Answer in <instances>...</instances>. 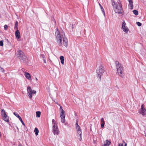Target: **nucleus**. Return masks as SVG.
I'll list each match as a JSON object with an SVG mask.
<instances>
[{
	"label": "nucleus",
	"instance_id": "obj_33",
	"mask_svg": "<svg viewBox=\"0 0 146 146\" xmlns=\"http://www.w3.org/2000/svg\"><path fill=\"white\" fill-rule=\"evenodd\" d=\"M105 123H102L101 124V127L102 128H103V127H104V125Z\"/></svg>",
	"mask_w": 146,
	"mask_h": 146
},
{
	"label": "nucleus",
	"instance_id": "obj_28",
	"mask_svg": "<svg viewBox=\"0 0 146 146\" xmlns=\"http://www.w3.org/2000/svg\"><path fill=\"white\" fill-rule=\"evenodd\" d=\"M3 41L1 40L0 41V46H3Z\"/></svg>",
	"mask_w": 146,
	"mask_h": 146
},
{
	"label": "nucleus",
	"instance_id": "obj_1",
	"mask_svg": "<svg viewBox=\"0 0 146 146\" xmlns=\"http://www.w3.org/2000/svg\"><path fill=\"white\" fill-rule=\"evenodd\" d=\"M57 31L56 32V36L57 39V42L58 45L59 46H61L62 45V38H63V42L64 46L67 47L68 46V40L66 38L64 37L65 35L63 32L61 33V35L60 34L59 31L58 29H56Z\"/></svg>",
	"mask_w": 146,
	"mask_h": 146
},
{
	"label": "nucleus",
	"instance_id": "obj_43",
	"mask_svg": "<svg viewBox=\"0 0 146 146\" xmlns=\"http://www.w3.org/2000/svg\"><path fill=\"white\" fill-rule=\"evenodd\" d=\"M99 5H100V7H101L102 6L101 5L100 3H99Z\"/></svg>",
	"mask_w": 146,
	"mask_h": 146
},
{
	"label": "nucleus",
	"instance_id": "obj_4",
	"mask_svg": "<svg viewBox=\"0 0 146 146\" xmlns=\"http://www.w3.org/2000/svg\"><path fill=\"white\" fill-rule=\"evenodd\" d=\"M104 72V67L100 65L96 70V73L97 74V77L99 80H101V76Z\"/></svg>",
	"mask_w": 146,
	"mask_h": 146
},
{
	"label": "nucleus",
	"instance_id": "obj_18",
	"mask_svg": "<svg viewBox=\"0 0 146 146\" xmlns=\"http://www.w3.org/2000/svg\"><path fill=\"white\" fill-rule=\"evenodd\" d=\"M34 132L35 133V135L37 136L38 135V133L39 132V131L38 129V128L36 127L34 130Z\"/></svg>",
	"mask_w": 146,
	"mask_h": 146
},
{
	"label": "nucleus",
	"instance_id": "obj_41",
	"mask_svg": "<svg viewBox=\"0 0 146 146\" xmlns=\"http://www.w3.org/2000/svg\"><path fill=\"white\" fill-rule=\"evenodd\" d=\"M18 146H23V145L21 144L20 143H19V145H18Z\"/></svg>",
	"mask_w": 146,
	"mask_h": 146
},
{
	"label": "nucleus",
	"instance_id": "obj_46",
	"mask_svg": "<svg viewBox=\"0 0 146 146\" xmlns=\"http://www.w3.org/2000/svg\"><path fill=\"white\" fill-rule=\"evenodd\" d=\"M17 129L18 130L19 129V128L18 127H17Z\"/></svg>",
	"mask_w": 146,
	"mask_h": 146
},
{
	"label": "nucleus",
	"instance_id": "obj_38",
	"mask_svg": "<svg viewBox=\"0 0 146 146\" xmlns=\"http://www.w3.org/2000/svg\"><path fill=\"white\" fill-rule=\"evenodd\" d=\"M43 60H44V62L45 63H46V60L44 59Z\"/></svg>",
	"mask_w": 146,
	"mask_h": 146
},
{
	"label": "nucleus",
	"instance_id": "obj_2",
	"mask_svg": "<svg viewBox=\"0 0 146 146\" xmlns=\"http://www.w3.org/2000/svg\"><path fill=\"white\" fill-rule=\"evenodd\" d=\"M113 9L116 13L123 15V11L122 8V5L120 0H118L117 3L113 6Z\"/></svg>",
	"mask_w": 146,
	"mask_h": 146
},
{
	"label": "nucleus",
	"instance_id": "obj_21",
	"mask_svg": "<svg viewBox=\"0 0 146 146\" xmlns=\"http://www.w3.org/2000/svg\"><path fill=\"white\" fill-rule=\"evenodd\" d=\"M61 121L62 123H64L65 121V116L61 117Z\"/></svg>",
	"mask_w": 146,
	"mask_h": 146
},
{
	"label": "nucleus",
	"instance_id": "obj_34",
	"mask_svg": "<svg viewBox=\"0 0 146 146\" xmlns=\"http://www.w3.org/2000/svg\"><path fill=\"white\" fill-rule=\"evenodd\" d=\"M41 57L44 58V55L43 54H41L40 55Z\"/></svg>",
	"mask_w": 146,
	"mask_h": 146
},
{
	"label": "nucleus",
	"instance_id": "obj_25",
	"mask_svg": "<svg viewBox=\"0 0 146 146\" xmlns=\"http://www.w3.org/2000/svg\"><path fill=\"white\" fill-rule=\"evenodd\" d=\"M100 7L101 8V11H102L103 14H104V15H105V12L104 11V9H103V7H102V6H101V7Z\"/></svg>",
	"mask_w": 146,
	"mask_h": 146
},
{
	"label": "nucleus",
	"instance_id": "obj_11",
	"mask_svg": "<svg viewBox=\"0 0 146 146\" xmlns=\"http://www.w3.org/2000/svg\"><path fill=\"white\" fill-rule=\"evenodd\" d=\"M15 35L16 37L17 38H19L20 37V33L18 29H17L15 33Z\"/></svg>",
	"mask_w": 146,
	"mask_h": 146
},
{
	"label": "nucleus",
	"instance_id": "obj_32",
	"mask_svg": "<svg viewBox=\"0 0 146 146\" xmlns=\"http://www.w3.org/2000/svg\"><path fill=\"white\" fill-rule=\"evenodd\" d=\"M4 29L5 30H7L8 28V26L7 25H5L4 26Z\"/></svg>",
	"mask_w": 146,
	"mask_h": 146
},
{
	"label": "nucleus",
	"instance_id": "obj_15",
	"mask_svg": "<svg viewBox=\"0 0 146 146\" xmlns=\"http://www.w3.org/2000/svg\"><path fill=\"white\" fill-rule=\"evenodd\" d=\"M129 9H132L133 8V3L132 1H130L129 2Z\"/></svg>",
	"mask_w": 146,
	"mask_h": 146
},
{
	"label": "nucleus",
	"instance_id": "obj_30",
	"mask_svg": "<svg viewBox=\"0 0 146 146\" xmlns=\"http://www.w3.org/2000/svg\"><path fill=\"white\" fill-rule=\"evenodd\" d=\"M4 72V70L2 68L0 67V72Z\"/></svg>",
	"mask_w": 146,
	"mask_h": 146
},
{
	"label": "nucleus",
	"instance_id": "obj_16",
	"mask_svg": "<svg viewBox=\"0 0 146 146\" xmlns=\"http://www.w3.org/2000/svg\"><path fill=\"white\" fill-rule=\"evenodd\" d=\"M60 58V60H61V62L62 64H64V58L63 56H61Z\"/></svg>",
	"mask_w": 146,
	"mask_h": 146
},
{
	"label": "nucleus",
	"instance_id": "obj_9",
	"mask_svg": "<svg viewBox=\"0 0 146 146\" xmlns=\"http://www.w3.org/2000/svg\"><path fill=\"white\" fill-rule=\"evenodd\" d=\"M139 113L142 114L143 116L146 115V110L144 108L143 105H142L141 109L139 111Z\"/></svg>",
	"mask_w": 146,
	"mask_h": 146
},
{
	"label": "nucleus",
	"instance_id": "obj_5",
	"mask_svg": "<svg viewBox=\"0 0 146 146\" xmlns=\"http://www.w3.org/2000/svg\"><path fill=\"white\" fill-rule=\"evenodd\" d=\"M17 56L21 62H25L27 59V57L25 55L24 52L21 50L17 52Z\"/></svg>",
	"mask_w": 146,
	"mask_h": 146
},
{
	"label": "nucleus",
	"instance_id": "obj_7",
	"mask_svg": "<svg viewBox=\"0 0 146 146\" xmlns=\"http://www.w3.org/2000/svg\"><path fill=\"white\" fill-rule=\"evenodd\" d=\"M76 129L77 130V136L78 137H79V138H78V139L81 141L82 140V138L81 137V135L82 134V132L81 131V129H80V127L79 125H78L76 127Z\"/></svg>",
	"mask_w": 146,
	"mask_h": 146
},
{
	"label": "nucleus",
	"instance_id": "obj_8",
	"mask_svg": "<svg viewBox=\"0 0 146 146\" xmlns=\"http://www.w3.org/2000/svg\"><path fill=\"white\" fill-rule=\"evenodd\" d=\"M53 132L54 135H58L59 133V131L57 124L54 123L53 126Z\"/></svg>",
	"mask_w": 146,
	"mask_h": 146
},
{
	"label": "nucleus",
	"instance_id": "obj_14",
	"mask_svg": "<svg viewBox=\"0 0 146 146\" xmlns=\"http://www.w3.org/2000/svg\"><path fill=\"white\" fill-rule=\"evenodd\" d=\"M111 144V142L108 140H107L105 141L104 142V146H109Z\"/></svg>",
	"mask_w": 146,
	"mask_h": 146
},
{
	"label": "nucleus",
	"instance_id": "obj_44",
	"mask_svg": "<svg viewBox=\"0 0 146 146\" xmlns=\"http://www.w3.org/2000/svg\"><path fill=\"white\" fill-rule=\"evenodd\" d=\"M35 79L36 80H38V79L36 77Z\"/></svg>",
	"mask_w": 146,
	"mask_h": 146
},
{
	"label": "nucleus",
	"instance_id": "obj_27",
	"mask_svg": "<svg viewBox=\"0 0 146 146\" xmlns=\"http://www.w3.org/2000/svg\"><path fill=\"white\" fill-rule=\"evenodd\" d=\"M19 119L20 120V121L22 123V124L23 125H24L25 126V125L23 121V120H22V119H21V117H20V118Z\"/></svg>",
	"mask_w": 146,
	"mask_h": 146
},
{
	"label": "nucleus",
	"instance_id": "obj_35",
	"mask_svg": "<svg viewBox=\"0 0 146 146\" xmlns=\"http://www.w3.org/2000/svg\"><path fill=\"white\" fill-rule=\"evenodd\" d=\"M54 121H55L54 119H52V123L54 124V123H54Z\"/></svg>",
	"mask_w": 146,
	"mask_h": 146
},
{
	"label": "nucleus",
	"instance_id": "obj_20",
	"mask_svg": "<svg viewBox=\"0 0 146 146\" xmlns=\"http://www.w3.org/2000/svg\"><path fill=\"white\" fill-rule=\"evenodd\" d=\"M1 115L2 116H3L5 115L6 114L5 111V110L4 109L1 110Z\"/></svg>",
	"mask_w": 146,
	"mask_h": 146
},
{
	"label": "nucleus",
	"instance_id": "obj_48",
	"mask_svg": "<svg viewBox=\"0 0 146 146\" xmlns=\"http://www.w3.org/2000/svg\"><path fill=\"white\" fill-rule=\"evenodd\" d=\"M54 19H53V20L54 21Z\"/></svg>",
	"mask_w": 146,
	"mask_h": 146
},
{
	"label": "nucleus",
	"instance_id": "obj_26",
	"mask_svg": "<svg viewBox=\"0 0 146 146\" xmlns=\"http://www.w3.org/2000/svg\"><path fill=\"white\" fill-rule=\"evenodd\" d=\"M111 1L112 6H113L115 5V4L117 3L115 2L114 0H111Z\"/></svg>",
	"mask_w": 146,
	"mask_h": 146
},
{
	"label": "nucleus",
	"instance_id": "obj_29",
	"mask_svg": "<svg viewBox=\"0 0 146 146\" xmlns=\"http://www.w3.org/2000/svg\"><path fill=\"white\" fill-rule=\"evenodd\" d=\"M136 24L138 26H141V25L142 24L139 22H136Z\"/></svg>",
	"mask_w": 146,
	"mask_h": 146
},
{
	"label": "nucleus",
	"instance_id": "obj_24",
	"mask_svg": "<svg viewBox=\"0 0 146 146\" xmlns=\"http://www.w3.org/2000/svg\"><path fill=\"white\" fill-rule=\"evenodd\" d=\"M13 114L17 117H18L19 118V119L20 118V117H21L19 116V115L17 113L15 112H14L13 113Z\"/></svg>",
	"mask_w": 146,
	"mask_h": 146
},
{
	"label": "nucleus",
	"instance_id": "obj_47",
	"mask_svg": "<svg viewBox=\"0 0 146 146\" xmlns=\"http://www.w3.org/2000/svg\"><path fill=\"white\" fill-rule=\"evenodd\" d=\"M145 136L146 137V133H145Z\"/></svg>",
	"mask_w": 146,
	"mask_h": 146
},
{
	"label": "nucleus",
	"instance_id": "obj_12",
	"mask_svg": "<svg viewBox=\"0 0 146 146\" xmlns=\"http://www.w3.org/2000/svg\"><path fill=\"white\" fill-rule=\"evenodd\" d=\"M3 119L5 121L9 122V117L7 114L3 116Z\"/></svg>",
	"mask_w": 146,
	"mask_h": 146
},
{
	"label": "nucleus",
	"instance_id": "obj_6",
	"mask_svg": "<svg viewBox=\"0 0 146 146\" xmlns=\"http://www.w3.org/2000/svg\"><path fill=\"white\" fill-rule=\"evenodd\" d=\"M27 94L30 99L32 97V94H35L36 92L35 90H33L31 88L28 86L27 88Z\"/></svg>",
	"mask_w": 146,
	"mask_h": 146
},
{
	"label": "nucleus",
	"instance_id": "obj_49",
	"mask_svg": "<svg viewBox=\"0 0 146 146\" xmlns=\"http://www.w3.org/2000/svg\"><path fill=\"white\" fill-rule=\"evenodd\" d=\"M54 19H53V20L54 21Z\"/></svg>",
	"mask_w": 146,
	"mask_h": 146
},
{
	"label": "nucleus",
	"instance_id": "obj_22",
	"mask_svg": "<svg viewBox=\"0 0 146 146\" xmlns=\"http://www.w3.org/2000/svg\"><path fill=\"white\" fill-rule=\"evenodd\" d=\"M18 24V23L17 21H16L15 23V27H14L15 29H18V28L17 27Z\"/></svg>",
	"mask_w": 146,
	"mask_h": 146
},
{
	"label": "nucleus",
	"instance_id": "obj_3",
	"mask_svg": "<svg viewBox=\"0 0 146 146\" xmlns=\"http://www.w3.org/2000/svg\"><path fill=\"white\" fill-rule=\"evenodd\" d=\"M115 63L117 69V73L119 76L122 77L124 71L122 65L117 61H115Z\"/></svg>",
	"mask_w": 146,
	"mask_h": 146
},
{
	"label": "nucleus",
	"instance_id": "obj_36",
	"mask_svg": "<svg viewBox=\"0 0 146 146\" xmlns=\"http://www.w3.org/2000/svg\"><path fill=\"white\" fill-rule=\"evenodd\" d=\"M62 109H62V106H60V107L59 110H60V111H62Z\"/></svg>",
	"mask_w": 146,
	"mask_h": 146
},
{
	"label": "nucleus",
	"instance_id": "obj_17",
	"mask_svg": "<svg viewBox=\"0 0 146 146\" xmlns=\"http://www.w3.org/2000/svg\"><path fill=\"white\" fill-rule=\"evenodd\" d=\"M60 117H62V116H65V112L63 110V109H62V111H61V113H60Z\"/></svg>",
	"mask_w": 146,
	"mask_h": 146
},
{
	"label": "nucleus",
	"instance_id": "obj_19",
	"mask_svg": "<svg viewBox=\"0 0 146 146\" xmlns=\"http://www.w3.org/2000/svg\"><path fill=\"white\" fill-rule=\"evenodd\" d=\"M36 117H39L40 116L41 113L39 111H37L36 112Z\"/></svg>",
	"mask_w": 146,
	"mask_h": 146
},
{
	"label": "nucleus",
	"instance_id": "obj_45",
	"mask_svg": "<svg viewBox=\"0 0 146 146\" xmlns=\"http://www.w3.org/2000/svg\"><path fill=\"white\" fill-rule=\"evenodd\" d=\"M129 2V1H131L132 0H127Z\"/></svg>",
	"mask_w": 146,
	"mask_h": 146
},
{
	"label": "nucleus",
	"instance_id": "obj_31",
	"mask_svg": "<svg viewBox=\"0 0 146 146\" xmlns=\"http://www.w3.org/2000/svg\"><path fill=\"white\" fill-rule=\"evenodd\" d=\"M101 122L102 123H104L105 121H104V119L103 118H102L101 119Z\"/></svg>",
	"mask_w": 146,
	"mask_h": 146
},
{
	"label": "nucleus",
	"instance_id": "obj_37",
	"mask_svg": "<svg viewBox=\"0 0 146 146\" xmlns=\"http://www.w3.org/2000/svg\"><path fill=\"white\" fill-rule=\"evenodd\" d=\"M118 146H123V144L120 143L118 144Z\"/></svg>",
	"mask_w": 146,
	"mask_h": 146
},
{
	"label": "nucleus",
	"instance_id": "obj_39",
	"mask_svg": "<svg viewBox=\"0 0 146 146\" xmlns=\"http://www.w3.org/2000/svg\"><path fill=\"white\" fill-rule=\"evenodd\" d=\"M21 70H22V71H23L24 72L25 71V69L24 68H22L21 69Z\"/></svg>",
	"mask_w": 146,
	"mask_h": 146
},
{
	"label": "nucleus",
	"instance_id": "obj_42",
	"mask_svg": "<svg viewBox=\"0 0 146 146\" xmlns=\"http://www.w3.org/2000/svg\"><path fill=\"white\" fill-rule=\"evenodd\" d=\"M127 143H125V145L124 146H127Z\"/></svg>",
	"mask_w": 146,
	"mask_h": 146
},
{
	"label": "nucleus",
	"instance_id": "obj_10",
	"mask_svg": "<svg viewBox=\"0 0 146 146\" xmlns=\"http://www.w3.org/2000/svg\"><path fill=\"white\" fill-rule=\"evenodd\" d=\"M126 25V24L125 21H123L122 22V27L121 28L124 32H125L126 33H127L129 29L127 27H125Z\"/></svg>",
	"mask_w": 146,
	"mask_h": 146
},
{
	"label": "nucleus",
	"instance_id": "obj_23",
	"mask_svg": "<svg viewBox=\"0 0 146 146\" xmlns=\"http://www.w3.org/2000/svg\"><path fill=\"white\" fill-rule=\"evenodd\" d=\"M133 12L134 14L136 15H138V11L136 10H134L133 11Z\"/></svg>",
	"mask_w": 146,
	"mask_h": 146
},
{
	"label": "nucleus",
	"instance_id": "obj_13",
	"mask_svg": "<svg viewBox=\"0 0 146 146\" xmlns=\"http://www.w3.org/2000/svg\"><path fill=\"white\" fill-rule=\"evenodd\" d=\"M25 74H24L26 78L29 80H30L31 78V75L28 72H25Z\"/></svg>",
	"mask_w": 146,
	"mask_h": 146
},
{
	"label": "nucleus",
	"instance_id": "obj_40",
	"mask_svg": "<svg viewBox=\"0 0 146 146\" xmlns=\"http://www.w3.org/2000/svg\"><path fill=\"white\" fill-rule=\"evenodd\" d=\"M78 125H79L78 124V122H77L76 124V126H77Z\"/></svg>",
	"mask_w": 146,
	"mask_h": 146
}]
</instances>
